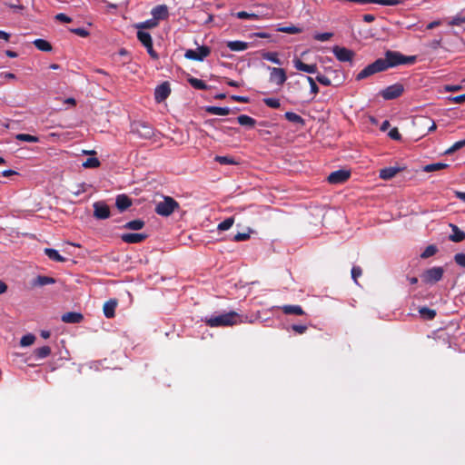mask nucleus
<instances>
[{"label":"nucleus","mask_w":465,"mask_h":465,"mask_svg":"<svg viewBox=\"0 0 465 465\" xmlns=\"http://www.w3.org/2000/svg\"><path fill=\"white\" fill-rule=\"evenodd\" d=\"M402 54L395 51H387L383 58H379L373 63L368 64L355 77L357 81H361L377 73L384 72L389 68L402 64Z\"/></svg>","instance_id":"f257e3e1"},{"label":"nucleus","mask_w":465,"mask_h":465,"mask_svg":"<svg viewBox=\"0 0 465 465\" xmlns=\"http://www.w3.org/2000/svg\"><path fill=\"white\" fill-rule=\"evenodd\" d=\"M204 322L207 326L214 328V327H229L236 325L242 322L241 315L236 312L231 311L229 312L211 316L204 320Z\"/></svg>","instance_id":"f03ea898"},{"label":"nucleus","mask_w":465,"mask_h":465,"mask_svg":"<svg viewBox=\"0 0 465 465\" xmlns=\"http://www.w3.org/2000/svg\"><path fill=\"white\" fill-rule=\"evenodd\" d=\"M131 132L145 140L152 139L155 134V130L151 124L140 121L132 124Z\"/></svg>","instance_id":"7ed1b4c3"},{"label":"nucleus","mask_w":465,"mask_h":465,"mask_svg":"<svg viewBox=\"0 0 465 465\" xmlns=\"http://www.w3.org/2000/svg\"><path fill=\"white\" fill-rule=\"evenodd\" d=\"M177 208H179V203L173 198L166 196L163 202L156 204L155 213L162 216H169Z\"/></svg>","instance_id":"20e7f679"},{"label":"nucleus","mask_w":465,"mask_h":465,"mask_svg":"<svg viewBox=\"0 0 465 465\" xmlns=\"http://www.w3.org/2000/svg\"><path fill=\"white\" fill-rule=\"evenodd\" d=\"M444 270L442 267H432L425 270L420 275L421 280L426 284H434L443 277Z\"/></svg>","instance_id":"39448f33"},{"label":"nucleus","mask_w":465,"mask_h":465,"mask_svg":"<svg viewBox=\"0 0 465 465\" xmlns=\"http://www.w3.org/2000/svg\"><path fill=\"white\" fill-rule=\"evenodd\" d=\"M404 92L403 84L397 83L387 86L381 91V95L384 100H393L402 95Z\"/></svg>","instance_id":"423d86ee"},{"label":"nucleus","mask_w":465,"mask_h":465,"mask_svg":"<svg viewBox=\"0 0 465 465\" xmlns=\"http://www.w3.org/2000/svg\"><path fill=\"white\" fill-rule=\"evenodd\" d=\"M137 38L143 44V45L146 48L148 54L153 59H158V54L154 51L153 47V39L149 33L139 30L137 32Z\"/></svg>","instance_id":"0eeeda50"},{"label":"nucleus","mask_w":465,"mask_h":465,"mask_svg":"<svg viewBox=\"0 0 465 465\" xmlns=\"http://www.w3.org/2000/svg\"><path fill=\"white\" fill-rule=\"evenodd\" d=\"M211 54V48L207 45L199 46L197 49H188L184 56L187 59L194 60V61H203Z\"/></svg>","instance_id":"6e6552de"},{"label":"nucleus","mask_w":465,"mask_h":465,"mask_svg":"<svg viewBox=\"0 0 465 465\" xmlns=\"http://www.w3.org/2000/svg\"><path fill=\"white\" fill-rule=\"evenodd\" d=\"M332 53L340 62H351L355 56V53L346 47L335 45L332 48Z\"/></svg>","instance_id":"1a4fd4ad"},{"label":"nucleus","mask_w":465,"mask_h":465,"mask_svg":"<svg viewBox=\"0 0 465 465\" xmlns=\"http://www.w3.org/2000/svg\"><path fill=\"white\" fill-rule=\"evenodd\" d=\"M94 216L98 220H104L110 217L111 212L109 206L103 201L95 202L93 204Z\"/></svg>","instance_id":"9d476101"},{"label":"nucleus","mask_w":465,"mask_h":465,"mask_svg":"<svg viewBox=\"0 0 465 465\" xmlns=\"http://www.w3.org/2000/svg\"><path fill=\"white\" fill-rule=\"evenodd\" d=\"M351 176V173L346 170H337L329 174L327 180L331 184H339L346 182Z\"/></svg>","instance_id":"9b49d317"},{"label":"nucleus","mask_w":465,"mask_h":465,"mask_svg":"<svg viewBox=\"0 0 465 465\" xmlns=\"http://www.w3.org/2000/svg\"><path fill=\"white\" fill-rule=\"evenodd\" d=\"M269 69L271 70L270 81L272 83L277 84L280 86L282 85L287 80L285 70L283 68L279 67H269Z\"/></svg>","instance_id":"f8f14e48"},{"label":"nucleus","mask_w":465,"mask_h":465,"mask_svg":"<svg viewBox=\"0 0 465 465\" xmlns=\"http://www.w3.org/2000/svg\"><path fill=\"white\" fill-rule=\"evenodd\" d=\"M171 94V88L168 82H163L155 88L154 99L157 103L163 102Z\"/></svg>","instance_id":"ddd939ff"},{"label":"nucleus","mask_w":465,"mask_h":465,"mask_svg":"<svg viewBox=\"0 0 465 465\" xmlns=\"http://www.w3.org/2000/svg\"><path fill=\"white\" fill-rule=\"evenodd\" d=\"M147 237V234L141 232H129L121 235L122 241L126 243H139L143 242Z\"/></svg>","instance_id":"4468645a"},{"label":"nucleus","mask_w":465,"mask_h":465,"mask_svg":"<svg viewBox=\"0 0 465 465\" xmlns=\"http://www.w3.org/2000/svg\"><path fill=\"white\" fill-rule=\"evenodd\" d=\"M349 2L357 3L360 5L366 4H378L381 5L394 6L403 4L405 0H348Z\"/></svg>","instance_id":"2eb2a0df"},{"label":"nucleus","mask_w":465,"mask_h":465,"mask_svg":"<svg viewBox=\"0 0 465 465\" xmlns=\"http://www.w3.org/2000/svg\"><path fill=\"white\" fill-rule=\"evenodd\" d=\"M293 64L297 70L302 72H305L308 74H314L317 72V65L315 64H307L299 58L293 59Z\"/></svg>","instance_id":"dca6fc26"},{"label":"nucleus","mask_w":465,"mask_h":465,"mask_svg":"<svg viewBox=\"0 0 465 465\" xmlns=\"http://www.w3.org/2000/svg\"><path fill=\"white\" fill-rule=\"evenodd\" d=\"M452 233L449 235V240L453 242H460L465 240V232L461 231L456 224L450 223Z\"/></svg>","instance_id":"f3484780"},{"label":"nucleus","mask_w":465,"mask_h":465,"mask_svg":"<svg viewBox=\"0 0 465 465\" xmlns=\"http://www.w3.org/2000/svg\"><path fill=\"white\" fill-rule=\"evenodd\" d=\"M132 205V200L126 194H119L115 200V206L120 212H124Z\"/></svg>","instance_id":"a211bd4d"},{"label":"nucleus","mask_w":465,"mask_h":465,"mask_svg":"<svg viewBox=\"0 0 465 465\" xmlns=\"http://www.w3.org/2000/svg\"><path fill=\"white\" fill-rule=\"evenodd\" d=\"M117 304V301L115 299H110L104 304L103 312L106 318L111 319L114 317Z\"/></svg>","instance_id":"6ab92c4d"},{"label":"nucleus","mask_w":465,"mask_h":465,"mask_svg":"<svg viewBox=\"0 0 465 465\" xmlns=\"http://www.w3.org/2000/svg\"><path fill=\"white\" fill-rule=\"evenodd\" d=\"M61 319L66 323H80L84 320V315L80 312H69L64 313Z\"/></svg>","instance_id":"aec40b11"},{"label":"nucleus","mask_w":465,"mask_h":465,"mask_svg":"<svg viewBox=\"0 0 465 465\" xmlns=\"http://www.w3.org/2000/svg\"><path fill=\"white\" fill-rule=\"evenodd\" d=\"M56 282V280L50 276L45 275H38L36 276L33 282L32 286L33 287H43L48 284H54Z\"/></svg>","instance_id":"412c9836"},{"label":"nucleus","mask_w":465,"mask_h":465,"mask_svg":"<svg viewBox=\"0 0 465 465\" xmlns=\"http://www.w3.org/2000/svg\"><path fill=\"white\" fill-rule=\"evenodd\" d=\"M401 171V168L400 167H386L380 170L379 177L382 180L388 181L393 178Z\"/></svg>","instance_id":"4be33fe9"},{"label":"nucleus","mask_w":465,"mask_h":465,"mask_svg":"<svg viewBox=\"0 0 465 465\" xmlns=\"http://www.w3.org/2000/svg\"><path fill=\"white\" fill-rule=\"evenodd\" d=\"M152 15L157 22L163 20L168 17V8L164 5H157L152 10Z\"/></svg>","instance_id":"5701e85b"},{"label":"nucleus","mask_w":465,"mask_h":465,"mask_svg":"<svg viewBox=\"0 0 465 465\" xmlns=\"http://www.w3.org/2000/svg\"><path fill=\"white\" fill-rule=\"evenodd\" d=\"M282 312L286 315H303L305 312L300 305H283L281 307Z\"/></svg>","instance_id":"b1692460"},{"label":"nucleus","mask_w":465,"mask_h":465,"mask_svg":"<svg viewBox=\"0 0 465 465\" xmlns=\"http://www.w3.org/2000/svg\"><path fill=\"white\" fill-rule=\"evenodd\" d=\"M44 253L52 261L57 262H66V258L60 255L59 252L53 248H45Z\"/></svg>","instance_id":"393cba45"},{"label":"nucleus","mask_w":465,"mask_h":465,"mask_svg":"<svg viewBox=\"0 0 465 465\" xmlns=\"http://www.w3.org/2000/svg\"><path fill=\"white\" fill-rule=\"evenodd\" d=\"M227 47L233 52L244 51L248 48V43L242 41H230Z\"/></svg>","instance_id":"a878e982"},{"label":"nucleus","mask_w":465,"mask_h":465,"mask_svg":"<svg viewBox=\"0 0 465 465\" xmlns=\"http://www.w3.org/2000/svg\"><path fill=\"white\" fill-rule=\"evenodd\" d=\"M237 122L242 126L252 128L256 124V120L249 115L241 114L237 117Z\"/></svg>","instance_id":"bb28decb"},{"label":"nucleus","mask_w":465,"mask_h":465,"mask_svg":"<svg viewBox=\"0 0 465 465\" xmlns=\"http://www.w3.org/2000/svg\"><path fill=\"white\" fill-rule=\"evenodd\" d=\"M205 111L216 115H228L231 110L228 107L207 106Z\"/></svg>","instance_id":"cd10ccee"},{"label":"nucleus","mask_w":465,"mask_h":465,"mask_svg":"<svg viewBox=\"0 0 465 465\" xmlns=\"http://www.w3.org/2000/svg\"><path fill=\"white\" fill-rule=\"evenodd\" d=\"M448 166H449V164H447V163H430V164L424 165L422 167V171L425 172V173L437 172V171L445 169Z\"/></svg>","instance_id":"c85d7f7f"},{"label":"nucleus","mask_w":465,"mask_h":465,"mask_svg":"<svg viewBox=\"0 0 465 465\" xmlns=\"http://www.w3.org/2000/svg\"><path fill=\"white\" fill-rule=\"evenodd\" d=\"M461 24H465V10L458 13L448 22V25L450 26H459Z\"/></svg>","instance_id":"c756f323"},{"label":"nucleus","mask_w":465,"mask_h":465,"mask_svg":"<svg viewBox=\"0 0 465 465\" xmlns=\"http://www.w3.org/2000/svg\"><path fill=\"white\" fill-rule=\"evenodd\" d=\"M143 226H144V222L141 219H136V220H133V221L126 223L124 225V228L132 230V231H138V230H141L142 228H143Z\"/></svg>","instance_id":"7c9ffc66"},{"label":"nucleus","mask_w":465,"mask_h":465,"mask_svg":"<svg viewBox=\"0 0 465 465\" xmlns=\"http://www.w3.org/2000/svg\"><path fill=\"white\" fill-rule=\"evenodd\" d=\"M284 117L289 122H292V123H294V124H301V125H304V124H305L304 119L302 116H300L299 114H295L293 112H286L285 114H284Z\"/></svg>","instance_id":"2f4dec72"},{"label":"nucleus","mask_w":465,"mask_h":465,"mask_svg":"<svg viewBox=\"0 0 465 465\" xmlns=\"http://www.w3.org/2000/svg\"><path fill=\"white\" fill-rule=\"evenodd\" d=\"M33 44L40 51L49 52L52 50L51 44L45 39H36Z\"/></svg>","instance_id":"473e14b6"},{"label":"nucleus","mask_w":465,"mask_h":465,"mask_svg":"<svg viewBox=\"0 0 465 465\" xmlns=\"http://www.w3.org/2000/svg\"><path fill=\"white\" fill-rule=\"evenodd\" d=\"M188 83L195 89L197 90H206L208 89V85L201 79L195 78V77H189Z\"/></svg>","instance_id":"72a5a7b5"},{"label":"nucleus","mask_w":465,"mask_h":465,"mask_svg":"<svg viewBox=\"0 0 465 465\" xmlns=\"http://www.w3.org/2000/svg\"><path fill=\"white\" fill-rule=\"evenodd\" d=\"M262 57L264 60L270 61L273 64H282V61L278 57V53L276 52H263L262 53Z\"/></svg>","instance_id":"f704fd0d"},{"label":"nucleus","mask_w":465,"mask_h":465,"mask_svg":"<svg viewBox=\"0 0 465 465\" xmlns=\"http://www.w3.org/2000/svg\"><path fill=\"white\" fill-rule=\"evenodd\" d=\"M34 354L37 359H45L51 354V348L49 346L36 348L34 351Z\"/></svg>","instance_id":"c9c22d12"},{"label":"nucleus","mask_w":465,"mask_h":465,"mask_svg":"<svg viewBox=\"0 0 465 465\" xmlns=\"http://www.w3.org/2000/svg\"><path fill=\"white\" fill-rule=\"evenodd\" d=\"M438 252V248L434 244L428 245L425 250L421 252L420 258L428 259L433 255H435Z\"/></svg>","instance_id":"e433bc0d"},{"label":"nucleus","mask_w":465,"mask_h":465,"mask_svg":"<svg viewBox=\"0 0 465 465\" xmlns=\"http://www.w3.org/2000/svg\"><path fill=\"white\" fill-rule=\"evenodd\" d=\"M419 312L422 318L427 320H432L436 316L435 310L430 309L428 307L420 308Z\"/></svg>","instance_id":"4c0bfd02"},{"label":"nucleus","mask_w":465,"mask_h":465,"mask_svg":"<svg viewBox=\"0 0 465 465\" xmlns=\"http://www.w3.org/2000/svg\"><path fill=\"white\" fill-rule=\"evenodd\" d=\"M158 25V22L153 17L152 19H148L144 22H142L138 25H136V27L140 30L142 29H149V28H154Z\"/></svg>","instance_id":"58836bf2"},{"label":"nucleus","mask_w":465,"mask_h":465,"mask_svg":"<svg viewBox=\"0 0 465 465\" xmlns=\"http://www.w3.org/2000/svg\"><path fill=\"white\" fill-rule=\"evenodd\" d=\"M15 139L22 142L27 143H37L39 138L35 135L27 134H18L15 135Z\"/></svg>","instance_id":"ea45409f"},{"label":"nucleus","mask_w":465,"mask_h":465,"mask_svg":"<svg viewBox=\"0 0 465 465\" xmlns=\"http://www.w3.org/2000/svg\"><path fill=\"white\" fill-rule=\"evenodd\" d=\"M215 162L221 164H238V162L231 156H220L217 155L214 158Z\"/></svg>","instance_id":"a19ab883"},{"label":"nucleus","mask_w":465,"mask_h":465,"mask_svg":"<svg viewBox=\"0 0 465 465\" xmlns=\"http://www.w3.org/2000/svg\"><path fill=\"white\" fill-rule=\"evenodd\" d=\"M35 341V336L32 333L24 335L20 340V345L22 347H27L32 345Z\"/></svg>","instance_id":"79ce46f5"},{"label":"nucleus","mask_w":465,"mask_h":465,"mask_svg":"<svg viewBox=\"0 0 465 465\" xmlns=\"http://www.w3.org/2000/svg\"><path fill=\"white\" fill-rule=\"evenodd\" d=\"M234 223L233 217L226 218L224 221L220 223L217 226L219 231H226L229 230Z\"/></svg>","instance_id":"37998d69"},{"label":"nucleus","mask_w":465,"mask_h":465,"mask_svg":"<svg viewBox=\"0 0 465 465\" xmlns=\"http://www.w3.org/2000/svg\"><path fill=\"white\" fill-rule=\"evenodd\" d=\"M100 164V161L95 157L87 158L86 161L83 163L84 168H97Z\"/></svg>","instance_id":"c03bdc74"},{"label":"nucleus","mask_w":465,"mask_h":465,"mask_svg":"<svg viewBox=\"0 0 465 465\" xmlns=\"http://www.w3.org/2000/svg\"><path fill=\"white\" fill-rule=\"evenodd\" d=\"M262 102L270 108L278 109L281 106L280 100L277 98H264Z\"/></svg>","instance_id":"a18cd8bd"},{"label":"nucleus","mask_w":465,"mask_h":465,"mask_svg":"<svg viewBox=\"0 0 465 465\" xmlns=\"http://www.w3.org/2000/svg\"><path fill=\"white\" fill-rule=\"evenodd\" d=\"M465 146V139L461 141H458L455 143H453L452 146H450L449 149L445 151V154H451L454 152L463 148Z\"/></svg>","instance_id":"49530a36"},{"label":"nucleus","mask_w":465,"mask_h":465,"mask_svg":"<svg viewBox=\"0 0 465 465\" xmlns=\"http://www.w3.org/2000/svg\"><path fill=\"white\" fill-rule=\"evenodd\" d=\"M236 17L239 19H252L257 20L259 18L258 15L253 13H247L246 11H240L236 13Z\"/></svg>","instance_id":"de8ad7c7"},{"label":"nucleus","mask_w":465,"mask_h":465,"mask_svg":"<svg viewBox=\"0 0 465 465\" xmlns=\"http://www.w3.org/2000/svg\"><path fill=\"white\" fill-rule=\"evenodd\" d=\"M278 31L282 32V33H287V34H299L302 32V29L297 26L291 25V26L279 27Z\"/></svg>","instance_id":"09e8293b"},{"label":"nucleus","mask_w":465,"mask_h":465,"mask_svg":"<svg viewBox=\"0 0 465 465\" xmlns=\"http://www.w3.org/2000/svg\"><path fill=\"white\" fill-rule=\"evenodd\" d=\"M333 36L332 33H317L314 35L313 38L317 41L325 42L330 40Z\"/></svg>","instance_id":"8fccbe9b"},{"label":"nucleus","mask_w":465,"mask_h":465,"mask_svg":"<svg viewBox=\"0 0 465 465\" xmlns=\"http://www.w3.org/2000/svg\"><path fill=\"white\" fill-rule=\"evenodd\" d=\"M453 259L457 265L465 269V253L458 252L454 255Z\"/></svg>","instance_id":"3c124183"},{"label":"nucleus","mask_w":465,"mask_h":465,"mask_svg":"<svg viewBox=\"0 0 465 465\" xmlns=\"http://www.w3.org/2000/svg\"><path fill=\"white\" fill-rule=\"evenodd\" d=\"M316 81L319 82L321 84L325 86L331 85V81L329 77L323 75V74H318L316 76Z\"/></svg>","instance_id":"603ef678"},{"label":"nucleus","mask_w":465,"mask_h":465,"mask_svg":"<svg viewBox=\"0 0 465 465\" xmlns=\"http://www.w3.org/2000/svg\"><path fill=\"white\" fill-rule=\"evenodd\" d=\"M362 274V270L360 266H353L351 268V278L355 282H357V280L359 277H361Z\"/></svg>","instance_id":"864d4df0"},{"label":"nucleus","mask_w":465,"mask_h":465,"mask_svg":"<svg viewBox=\"0 0 465 465\" xmlns=\"http://www.w3.org/2000/svg\"><path fill=\"white\" fill-rule=\"evenodd\" d=\"M306 79L310 84L311 93L313 94L314 95L317 94L319 93V87L316 84L315 80L311 76H307Z\"/></svg>","instance_id":"5fc2aeb1"},{"label":"nucleus","mask_w":465,"mask_h":465,"mask_svg":"<svg viewBox=\"0 0 465 465\" xmlns=\"http://www.w3.org/2000/svg\"><path fill=\"white\" fill-rule=\"evenodd\" d=\"M388 135L390 136V138H391L392 140H395V141H399L401 139V135L398 128H396V127L390 130Z\"/></svg>","instance_id":"6e6d98bb"},{"label":"nucleus","mask_w":465,"mask_h":465,"mask_svg":"<svg viewBox=\"0 0 465 465\" xmlns=\"http://www.w3.org/2000/svg\"><path fill=\"white\" fill-rule=\"evenodd\" d=\"M250 238V234L246 232H238L233 236V241L235 242H242L246 241Z\"/></svg>","instance_id":"4d7b16f0"},{"label":"nucleus","mask_w":465,"mask_h":465,"mask_svg":"<svg viewBox=\"0 0 465 465\" xmlns=\"http://www.w3.org/2000/svg\"><path fill=\"white\" fill-rule=\"evenodd\" d=\"M448 99L454 104H462L465 102V94L456 96H450Z\"/></svg>","instance_id":"13d9d810"},{"label":"nucleus","mask_w":465,"mask_h":465,"mask_svg":"<svg viewBox=\"0 0 465 465\" xmlns=\"http://www.w3.org/2000/svg\"><path fill=\"white\" fill-rule=\"evenodd\" d=\"M71 32L81 36V37H86L89 35V32L84 28L71 29Z\"/></svg>","instance_id":"bf43d9fd"},{"label":"nucleus","mask_w":465,"mask_h":465,"mask_svg":"<svg viewBox=\"0 0 465 465\" xmlns=\"http://www.w3.org/2000/svg\"><path fill=\"white\" fill-rule=\"evenodd\" d=\"M292 329L298 334H303L307 331L306 325L293 324Z\"/></svg>","instance_id":"052dcab7"},{"label":"nucleus","mask_w":465,"mask_h":465,"mask_svg":"<svg viewBox=\"0 0 465 465\" xmlns=\"http://www.w3.org/2000/svg\"><path fill=\"white\" fill-rule=\"evenodd\" d=\"M55 19L60 21V22H63V23H70V22H72L71 17H69L68 15H66L65 14H63V13L57 14L55 15Z\"/></svg>","instance_id":"680f3d73"},{"label":"nucleus","mask_w":465,"mask_h":465,"mask_svg":"<svg viewBox=\"0 0 465 465\" xmlns=\"http://www.w3.org/2000/svg\"><path fill=\"white\" fill-rule=\"evenodd\" d=\"M401 60H402V64H411L416 62V56H414V55L406 56V55L402 54Z\"/></svg>","instance_id":"e2e57ef3"},{"label":"nucleus","mask_w":465,"mask_h":465,"mask_svg":"<svg viewBox=\"0 0 465 465\" xmlns=\"http://www.w3.org/2000/svg\"><path fill=\"white\" fill-rule=\"evenodd\" d=\"M444 89L447 92H456L461 89V86L459 84H447L444 86Z\"/></svg>","instance_id":"0e129e2a"},{"label":"nucleus","mask_w":465,"mask_h":465,"mask_svg":"<svg viewBox=\"0 0 465 465\" xmlns=\"http://www.w3.org/2000/svg\"><path fill=\"white\" fill-rule=\"evenodd\" d=\"M231 99L235 102H241V103H248L249 98L245 96H240V95H232Z\"/></svg>","instance_id":"69168bd1"},{"label":"nucleus","mask_w":465,"mask_h":465,"mask_svg":"<svg viewBox=\"0 0 465 465\" xmlns=\"http://www.w3.org/2000/svg\"><path fill=\"white\" fill-rule=\"evenodd\" d=\"M440 24H441V23H440V21H439V20L432 21V22H430V23H429V24L427 25L426 28H427L428 30H430V29H433V28H435V27H437V26L440 25Z\"/></svg>","instance_id":"338daca9"},{"label":"nucleus","mask_w":465,"mask_h":465,"mask_svg":"<svg viewBox=\"0 0 465 465\" xmlns=\"http://www.w3.org/2000/svg\"><path fill=\"white\" fill-rule=\"evenodd\" d=\"M375 20V16L371 14H366L363 15V21L366 23H371Z\"/></svg>","instance_id":"774afa93"}]
</instances>
